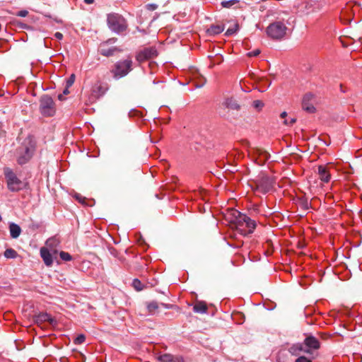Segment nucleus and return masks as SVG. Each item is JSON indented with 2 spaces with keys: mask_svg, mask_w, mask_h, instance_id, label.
<instances>
[{
  "mask_svg": "<svg viewBox=\"0 0 362 362\" xmlns=\"http://www.w3.org/2000/svg\"><path fill=\"white\" fill-rule=\"evenodd\" d=\"M76 199H78V200H79V202H81V197H79V196H78V195H77V196H76Z\"/></svg>",
  "mask_w": 362,
  "mask_h": 362,
  "instance_id": "43",
  "label": "nucleus"
},
{
  "mask_svg": "<svg viewBox=\"0 0 362 362\" xmlns=\"http://www.w3.org/2000/svg\"><path fill=\"white\" fill-rule=\"evenodd\" d=\"M108 28L114 33L120 34L126 31L128 24L125 18L117 13H111L107 16Z\"/></svg>",
  "mask_w": 362,
  "mask_h": 362,
  "instance_id": "3",
  "label": "nucleus"
},
{
  "mask_svg": "<svg viewBox=\"0 0 362 362\" xmlns=\"http://www.w3.org/2000/svg\"><path fill=\"white\" fill-rule=\"evenodd\" d=\"M4 174L9 191L13 192H19L24 188V182L18 177L12 169L4 168Z\"/></svg>",
  "mask_w": 362,
  "mask_h": 362,
  "instance_id": "4",
  "label": "nucleus"
},
{
  "mask_svg": "<svg viewBox=\"0 0 362 362\" xmlns=\"http://www.w3.org/2000/svg\"><path fill=\"white\" fill-rule=\"evenodd\" d=\"M40 252L45 264L47 267H51L53 264V259L49 249L47 247H42L40 248Z\"/></svg>",
  "mask_w": 362,
  "mask_h": 362,
  "instance_id": "12",
  "label": "nucleus"
},
{
  "mask_svg": "<svg viewBox=\"0 0 362 362\" xmlns=\"http://www.w3.org/2000/svg\"><path fill=\"white\" fill-rule=\"evenodd\" d=\"M148 9L153 11L157 8V5L156 4H148Z\"/></svg>",
  "mask_w": 362,
  "mask_h": 362,
  "instance_id": "39",
  "label": "nucleus"
},
{
  "mask_svg": "<svg viewBox=\"0 0 362 362\" xmlns=\"http://www.w3.org/2000/svg\"><path fill=\"white\" fill-rule=\"evenodd\" d=\"M226 216L232 228L235 229L243 236L253 233L256 228L257 224L254 220L236 209H230Z\"/></svg>",
  "mask_w": 362,
  "mask_h": 362,
  "instance_id": "1",
  "label": "nucleus"
},
{
  "mask_svg": "<svg viewBox=\"0 0 362 362\" xmlns=\"http://www.w3.org/2000/svg\"><path fill=\"white\" fill-rule=\"evenodd\" d=\"M4 257L7 259H15L18 256L17 252L12 248L6 249L4 251Z\"/></svg>",
  "mask_w": 362,
  "mask_h": 362,
  "instance_id": "23",
  "label": "nucleus"
},
{
  "mask_svg": "<svg viewBox=\"0 0 362 362\" xmlns=\"http://www.w3.org/2000/svg\"><path fill=\"white\" fill-rule=\"evenodd\" d=\"M132 286L138 291H141L144 288L142 283L137 279L133 280Z\"/></svg>",
  "mask_w": 362,
  "mask_h": 362,
  "instance_id": "27",
  "label": "nucleus"
},
{
  "mask_svg": "<svg viewBox=\"0 0 362 362\" xmlns=\"http://www.w3.org/2000/svg\"><path fill=\"white\" fill-rule=\"evenodd\" d=\"M36 148V141L33 136L28 135L16 148L15 156L19 165L28 163L33 157Z\"/></svg>",
  "mask_w": 362,
  "mask_h": 362,
  "instance_id": "2",
  "label": "nucleus"
},
{
  "mask_svg": "<svg viewBox=\"0 0 362 362\" xmlns=\"http://www.w3.org/2000/svg\"><path fill=\"white\" fill-rule=\"evenodd\" d=\"M37 323H42L44 322H52V319L49 315L45 313H40L35 316V319Z\"/></svg>",
  "mask_w": 362,
  "mask_h": 362,
  "instance_id": "20",
  "label": "nucleus"
},
{
  "mask_svg": "<svg viewBox=\"0 0 362 362\" xmlns=\"http://www.w3.org/2000/svg\"><path fill=\"white\" fill-rule=\"evenodd\" d=\"M252 210L255 211V212H258V206H255L252 209Z\"/></svg>",
  "mask_w": 362,
  "mask_h": 362,
  "instance_id": "42",
  "label": "nucleus"
},
{
  "mask_svg": "<svg viewBox=\"0 0 362 362\" xmlns=\"http://www.w3.org/2000/svg\"><path fill=\"white\" fill-rule=\"evenodd\" d=\"M83 1H84V2H85L86 4H93V3H94V1H95V0H83Z\"/></svg>",
  "mask_w": 362,
  "mask_h": 362,
  "instance_id": "40",
  "label": "nucleus"
},
{
  "mask_svg": "<svg viewBox=\"0 0 362 362\" xmlns=\"http://www.w3.org/2000/svg\"><path fill=\"white\" fill-rule=\"evenodd\" d=\"M132 64L130 58L116 62L111 71L114 78L118 79L127 76L132 69Z\"/></svg>",
  "mask_w": 362,
  "mask_h": 362,
  "instance_id": "5",
  "label": "nucleus"
},
{
  "mask_svg": "<svg viewBox=\"0 0 362 362\" xmlns=\"http://www.w3.org/2000/svg\"><path fill=\"white\" fill-rule=\"evenodd\" d=\"M242 244H243L242 243H240L237 244L235 246L239 247V246L242 245Z\"/></svg>",
  "mask_w": 362,
  "mask_h": 362,
  "instance_id": "44",
  "label": "nucleus"
},
{
  "mask_svg": "<svg viewBox=\"0 0 362 362\" xmlns=\"http://www.w3.org/2000/svg\"><path fill=\"white\" fill-rule=\"evenodd\" d=\"M286 116H287V113H286V112H281V115H280V117H281V118H285Z\"/></svg>",
  "mask_w": 362,
  "mask_h": 362,
  "instance_id": "41",
  "label": "nucleus"
},
{
  "mask_svg": "<svg viewBox=\"0 0 362 362\" xmlns=\"http://www.w3.org/2000/svg\"><path fill=\"white\" fill-rule=\"evenodd\" d=\"M264 103L261 100H256L252 102V106L255 109H257L258 111L261 110L262 107H264Z\"/></svg>",
  "mask_w": 362,
  "mask_h": 362,
  "instance_id": "29",
  "label": "nucleus"
},
{
  "mask_svg": "<svg viewBox=\"0 0 362 362\" xmlns=\"http://www.w3.org/2000/svg\"><path fill=\"white\" fill-rule=\"evenodd\" d=\"M303 344H296L290 347L289 351L293 355H298L300 351H304Z\"/></svg>",
  "mask_w": 362,
  "mask_h": 362,
  "instance_id": "22",
  "label": "nucleus"
},
{
  "mask_svg": "<svg viewBox=\"0 0 362 362\" xmlns=\"http://www.w3.org/2000/svg\"><path fill=\"white\" fill-rule=\"evenodd\" d=\"M9 230L12 238H17L21 233V227L14 223H11L9 225Z\"/></svg>",
  "mask_w": 362,
  "mask_h": 362,
  "instance_id": "17",
  "label": "nucleus"
},
{
  "mask_svg": "<svg viewBox=\"0 0 362 362\" xmlns=\"http://www.w3.org/2000/svg\"><path fill=\"white\" fill-rule=\"evenodd\" d=\"M59 256H60V258L63 261H65V262H69V261H71L72 259L71 255L69 253L66 252L61 251L59 252Z\"/></svg>",
  "mask_w": 362,
  "mask_h": 362,
  "instance_id": "26",
  "label": "nucleus"
},
{
  "mask_svg": "<svg viewBox=\"0 0 362 362\" xmlns=\"http://www.w3.org/2000/svg\"><path fill=\"white\" fill-rule=\"evenodd\" d=\"M74 79H75V76L74 74H72L70 78L67 81L68 86H71L74 82Z\"/></svg>",
  "mask_w": 362,
  "mask_h": 362,
  "instance_id": "37",
  "label": "nucleus"
},
{
  "mask_svg": "<svg viewBox=\"0 0 362 362\" xmlns=\"http://www.w3.org/2000/svg\"><path fill=\"white\" fill-rule=\"evenodd\" d=\"M160 362H183L182 357L175 356L170 354H164L158 357Z\"/></svg>",
  "mask_w": 362,
  "mask_h": 362,
  "instance_id": "13",
  "label": "nucleus"
},
{
  "mask_svg": "<svg viewBox=\"0 0 362 362\" xmlns=\"http://www.w3.org/2000/svg\"><path fill=\"white\" fill-rule=\"evenodd\" d=\"M116 50L115 47L108 48L107 42L102 43L100 46V53L103 56H111L114 54Z\"/></svg>",
  "mask_w": 362,
  "mask_h": 362,
  "instance_id": "15",
  "label": "nucleus"
},
{
  "mask_svg": "<svg viewBox=\"0 0 362 362\" xmlns=\"http://www.w3.org/2000/svg\"><path fill=\"white\" fill-rule=\"evenodd\" d=\"M40 111L45 117H51L54 115V102L50 96L45 95L41 97L40 100Z\"/></svg>",
  "mask_w": 362,
  "mask_h": 362,
  "instance_id": "7",
  "label": "nucleus"
},
{
  "mask_svg": "<svg viewBox=\"0 0 362 362\" xmlns=\"http://www.w3.org/2000/svg\"><path fill=\"white\" fill-rule=\"evenodd\" d=\"M206 83V79L204 77H201L199 83L196 84V87L201 88Z\"/></svg>",
  "mask_w": 362,
  "mask_h": 362,
  "instance_id": "36",
  "label": "nucleus"
},
{
  "mask_svg": "<svg viewBox=\"0 0 362 362\" xmlns=\"http://www.w3.org/2000/svg\"><path fill=\"white\" fill-rule=\"evenodd\" d=\"M54 37L58 39V40H62L63 38V35L62 33H59V32H57L55 33L54 34Z\"/></svg>",
  "mask_w": 362,
  "mask_h": 362,
  "instance_id": "38",
  "label": "nucleus"
},
{
  "mask_svg": "<svg viewBox=\"0 0 362 362\" xmlns=\"http://www.w3.org/2000/svg\"><path fill=\"white\" fill-rule=\"evenodd\" d=\"M296 362H312V361L308 359L305 356H300L298 358H296Z\"/></svg>",
  "mask_w": 362,
  "mask_h": 362,
  "instance_id": "32",
  "label": "nucleus"
},
{
  "mask_svg": "<svg viewBox=\"0 0 362 362\" xmlns=\"http://www.w3.org/2000/svg\"><path fill=\"white\" fill-rule=\"evenodd\" d=\"M237 0H229V1H225L221 2V5L223 7L225 8H230L233 5H234L235 3H237Z\"/></svg>",
  "mask_w": 362,
  "mask_h": 362,
  "instance_id": "31",
  "label": "nucleus"
},
{
  "mask_svg": "<svg viewBox=\"0 0 362 362\" xmlns=\"http://www.w3.org/2000/svg\"><path fill=\"white\" fill-rule=\"evenodd\" d=\"M225 106L231 110H238L240 108L239 104L233 98H227L224 102Z\"/></svg>",
  "mask_w": 362,
  "mask_h": 362,
  "instance_id": "21",
  "label": "nucleus"
},
{
  "mask_svg": "<svg viewBox=\"0 0 362 362\" xmlns=\"http://www.w3.org/2000/svg\"><path fill=\"white\" fill-rule=\"evenodd\" d=\"M158 308V305L156 302H151L148 305V310L152 314L155 313Z\"/></svg>",
  "mask_w": 362,
  "mask_h": 362,
  "instance_id": "28",
  "label": "nucleus"
},
{
  "mask_svg": "<svg viewBox=\"0 0 362 362\" xmlns=\"http://www.w3.org/2000/svg\"><path fill=\"white\" fill-rule=\"evenodd\" d=\"M108 90V85L98 81L91 88V93L88 98V102L93 103L96 100L102 97Z\"/></svg>",
  "mask_w": 362,
  "mask_h": 362,
  "instance_id": "9",
  "label": "nucleus"
},
{
  "mask_svg": "<svg viewBox=\"0 0 362 362\" xmlns=\"http://www.w3.org/2000/svg\"><path fill=\"white\" fill-rule=\"evenodd\" d=\"M224 30V26L221 25H211L206 30L208 35H216Z\"/></svg>",
  "mask_w": 362,
  "mask_h": 362,
  "instance_id": "16",
  "label": "nucleus"
},
{
  "mask_svg": "<svg viewBox=\"0 0 362 362\" xmlns=\"http://www.w3.org/2000/svg\"><path fill=\"white\" fill-rule=\"evenodd\" d=\"M158 56V51L155 47H145L136 55V59L139 63L152 59Z\"/></svg>",
  "mask_w": 362,
  "mask_h": 362,
  "instance_id": "10",
  "label": "nucleus"
},
{
  "mask_svg": "<svg viewBox=\"0 0 362 362\" xmlns=\"http://www.w3.org/2000/svg\"><path fill=\"white\" fill-rule=\"evenodd\" d=\"M313 97L312 95L308 94L305 95L303 100V108L306 111L309 112H313L315 110V107L313 105H310L307 104V101L309 100Z\"/></svg>",
  "mask_w": 362,
  "mask_h": 362,
  "instance_id": "19",
  "label": "nucleus"
},
{
  "mask_svg": "<svg viewBox=\"0 0 362 362\" xmlns=\"http://www.w3.org/2000/svg\"><path fill=\"white\" fill-rule=\"evenodd\" d=\"M86 340V337L84 334H79L76 339L74 340V343L75 344H83Z\"/></svg>",
  "mask_w": 362,
  "mask_h": 362,
  "instance_id": "30",
  "label": "nucleus"
},
{
  "mask_svg": "<svg viewBox=\"0 0 362 362\" xmlns=\"http://www.w3.org/2000/svg\"><path fill=\"white\" fill-rule=\"evenodd\" d=\"M318 174L321 181L328 182L330 180L331 175L327 166L320 165L318 167Z\"/></svg>",
  "mask_w": 362,
  "mask_h": 362,
  "instance_id": "14",
  "label": "nucleus"
},
{
  "mask_svg": "<svg viewBox=\"0 0 362 362\" xmlns=\"http://www.w3.org/2000/svg\"><path fill=\"white\" fill-rule=\"evenodd\" d=\"M28 11L22 10V11H18L16 15L20 17H25L28 16Z\"/></svg>",
  "mask_w": 362,
  "mask_h": 362,
  "instance_id": "35",
  "label": "nucleus"
},
{
  "mask_svg": "<svg viewBox=\"0 0 362 362\" xmlns=\"http://www.w3.org/2000/svg\"><path fill=\"white\" fill-rule=\"evenodd\" d=\"M239 29V25L238 23H235L233 26L228 28L225 33V35L230 36L235 34Z\"/></svg>",
  "mask_w": 362,
  "mask_h": 362,
  "instance_id": "25",
  "label": "nucleus"
},
{
  "mask_svg": "<svg viewBox=\"0 0 362 362\" xmlns=\"http://www.w3.org/2000/svg\"><path fill=\"white\" fill-rule=\"evenodd\" d=\"M303 344L305 346L304 352L307 354H313L314 351L318 350L320 348V341L312 335L305 337Z\"/></svg>",
  "mask_w": 362,
  "mask_h": 362,
  "instance_id": "11",
  "label": "nucleus"
},
{
  "mask_svg": "<svg viewBox=\"0 0 362 362\" xmlns=\"http://www.w3.org/2000/svg\"><path fill=\"white\" fill-rule=\"evenodd\" d=\"M287 27L281 21H276L271 23L267 28L268 36L274 40H281L286 33Z\"/></svg>",
  "mask_w": 362,
  "mask_h": 362,
  "instance_id": "6",
  "label": "nucleus"
},
{
  "mask_svg": "<svg viewBox=\"0 0 362 362\" xmlns=\"http://www.w3.org/2000/svg\"><path fill=\"white\" fill-rule=\"evenodd\" d=\"M207 305L204 301H197L193 306V310L198 313H205L207 311Z\"/></svg>",
  "mask_w": 362,
  "mask_h": 362,
  "instance_id": "18",
  "label": "nucleus"
},
{
  "mask_svg": "<svg viewBox=\"0 0 362 362\" xmlns=\"http://www.w3.org/2000/svg\"><path fill=\"white\" fill-rule=\"evenodd\" d=\"M59 242L56 238H49L46 241V245L47 248L54 249V247H57L59 245Z\"/></svg>",
  "mask_w": 362,
  "mask_h": 362,
  "instance_id": "24",
  "label": "nucleus"
},
{
  "mask_svg": "<svg viewBox=\"0 0 362 362\" xmlns=\"http://www.w3.org/2000/svg\"><path fill=\"white\" fill-rule=\"evenodd\" d=\"M274 183V178L264 174L260 175L255 181L256 190L266 194L273 188Z\"/></svg>",
  "mask_w": 362,
  "mask_h": 362,
  "instance_id": "8",
  "label": "nucleus"
},
{
  "mask_svg": "<svg viewBox=\"0 0 362 362\" xmlns=\"http://www.w3.org/2000/svg\"><path fill=\"white\" fill-rule=\"evenodd\" d=\"M295 122H296V119H294V118H291L289 119H285L284 121V124L286 125H292Z\"/></svg>",
  "mask_w": 362,
  "mask_h": 362,
  "instance_id": "34",
  "label": "nucleus"
},
{
  "mask_svg": "<svg viewBox=\"0 0 362 362\" xmlns=\"http://www.w3.org/2000/svg\"><path fill=\"white\" fill-rule=\"evenodd\" d=\"M260 53V51L259 49H255V50H253L252 52H250L247 53V55L248 57H257L259 54Z\"/></svg>",
  "mask_w": 362,
  "mask_h": 362,
  "instance_id": "33",
  "label": "nucleus"
}]
</instances>
